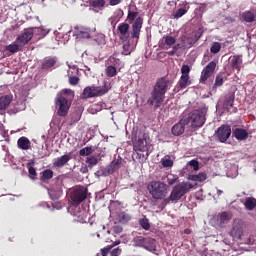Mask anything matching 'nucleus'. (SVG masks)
<instances>
[{"mask_svg": "<svg viewBox=\"0 0 256 256\" xmlns=\"http://www.w3.org/2000/svg\"><path fill=\"white\" fill-rule=\"evenodd\" d=\"M169 90V80L160 78L156 81L148 99V105H154V109H159L165 103V94Z\"/></svg>", "mask_w": 256, "mask_h": 256, "instance_id": "f257e3e1", "label": "nucleus"}, {"mask_svg": "<svg viewBox=\"0 0 256 256\" xmlns=\"http://www.w3.org/2000/svg\"><path fill=\"white\" fill-rule=\"evenodd\" d=\"M126 21L132 23L130 35L131 39H136L135 45H137L141 37V29H143V17L139 16V12L129 10Z\"/></svg>", "mask_w": 256, "mask_h": 256, "instance_id": "f03ea898", "label": "nucleus"}, {"mask_svg": "<svg viewBox=\"0 0 256 256\" xmlns=\"http://www.w3.org/2000/svg\"><path fill=\"white\" fill-rule=\"evenodd\" d=\"M191 189H193V185L187 182H180L173 187L170 196L165 199V203H169V201H172V203H177V201H180V199L187 195Z\"/></svg>", "mask_w": 256, "mask_h": 256, "instance_id": "7ed1b4c3", "label": "nucleus"}, {"mask_svg": "<svg viewBox=\"0 0 256 256\" xmlns=\"http://www.w3.org/2000/svg\"><path fill=\"white\" fill-rule=\"evenodd\" d=\"M111 86L107 85V82H104L103 86H87L83 90L82 97L83 99H91L93 97H103V95H107Z\"/></svg>", "mask_w": 256, "mask_h": 256, "instance_id": "20e7f679", "label": "nucleus"}, {"mask_svg": "<svg viewBox=\"0 0 256 256\" xmlns=\"http://www.w3.org/2000/svg\"><path fill=\"white\" fill-rule=\"evenodd\" d=\"M149 193L152 195L153 199H163V197H167V193H169V186L163 182L152 181L150 183Z\"/></svg>", "mask_w": 256, "mask_h": 256, "instance_id": "39448f33", "label": "nucleus"}, {"mask_svg": "<svg viewBox=\"0 0 256 256\" xmlns=\"http://www.w3.org/2000/svg\"><path fill=\"white\" fill-rule=\"evenodd\" d=\"M184 119H188V124L191 123V127L193 129H199L205 125V113L202 110H193L188 114V117H184Z\"/></svg>", "mask_w": 256, "mask_h": 256, "instance_id": "423d86ee", "label": "nucleus"}, {"mask_svg": "<svg viewBox=\"0 0 256 256\" xmlns=\"http://www.w3.org/2000/svg\"><path fill=\"white\" fill-rule=\"evenodd\" d=\"M150 149L151 142H149V135L143 131H140L138 134V140L134 142L133 150L145 153V151H149Z\"/></svg>", "mask_w": 256, "mask_h": 256, "instance_id": "0eeeda50", "label": "nucleus"}, {"mask_svg": "<svg viewBox=\"0 0 256 256\" xmlns=\"http://www.w3.org/2000/svg\"><path fill=\"white\" fill-rule=\"evenodd\" d=\"M89 190L84 186H76L70 193V199L74 205H81L85 199H87V193Z\"/></svg>", "mask_w": 256, "mask_h": 256, "instance_id": "6e6552de", "label": "nucleus"}, {"mask_svg": "<svg viewBox=\"0 0 256 256\" xmlns=\"http://www.w3.org/2000/svg\"><path fill=\"white\" fill-rule=\"evenodd\" d=\"M56 107H58L57 115H59V117H67L71 103H69V100L64 96H59L56 99Z\"/></svg>", "mask_w": 256, "mask_h": 256, "instance_id": "1a4fd4ad", "label": "nucleus"}, {"mask_svg": "<svg viewBox=\"0 0 256 256\" xmlns=\"http://www.w3.org/2000/svg\"><path fill=\"white\" fill-rule=\"evenodd\" d=\"M34 31L33 27L25 28L23 33L16 38L18 45H29L31 39H33Z\"/></svg>", "mask_w": 256, "mask_h": 256, "instance_id": "9d476101", "label": "nucleus"}, {"mask_svg": "<svg viewBox=\"0 0 256 256\" xmlns=\"http://www.w3.org/2000/svg\"><path fill=\"white\" fill-rule=\"evenodd\" d=\"M215 135L220 143H225V141L231 137V126L225 124L221 125Z\"/></svg>", "mask_w": 256, "mask_h": 256, "instance_id": "9b49d317", "label": "nucleus"}, {"mask_svg": "<svg viewBox=\"0 0 256 256\" xmlns=\"http://www.w3.org/2000/svg\"><path fill=\"white\" fill-rule=\"evenodd\" d=\"M215 69H217V62L211 61L207 64V66L202 70L200 76V83H205L213 73H215Z\"/></svg>", "mask_w": 256, "mask_h": 256, "instance_id": "f8f14e48", "label": "nucleus"}, {"mask_svg": "<svg viewBox=\"0 0 256 256\" xmlns=\"http://www.w3.org/2000/svg\"><path fill=\"white\" fill-rule=\"evenodd\" d=\"M189 125V119L183 117L182 119L179 120L178 123H176L172 129L171 133L174 135V137H179L185 133V126Z\"/></svg>", "mask_w": 256, "mask_h": 256, "instance_id": "ddd939ff", "label": "nucleus"}, {"mask_svg": "<svg viewBox=\"0 0 256 256\" xmlns=\"http://www.w3.org/2000/svg\"><path fill=\"white\" fill-rule=\"evenodd\" d=\"M78 39H93L95 37V28L81 27L76 31Z\"/></svg>", "mask_w": 256, "mask_h": 256, "instance_id": "4468645a", "label": "nucleus"}, {"mask_svg": "<svg viewBox=\"0 0 256 256\" xmlns=\"http://www.w3.org/2000/svg\"><path fill=\"white\" fill-rule=\"evenodd\" d=\"M120 167L121 160H113L108 166L104 168L102 175L104 177H109V175H113L115 171H119Z\"/></svg>", "mask_w": 256, "mask_h": 256, "instance_id": "2eb2a0df", "label": "nucleus"}, {"mask_svg": "<svg viewBox=\"0 0 256 256\" xmlns=\"http://www.w3.org/2000/svg\"><path fill=\"white\" fill-rule=\"evenodd\" d=\"M129 23L122 22L118 25V34L121 41H127L129 37H131V33H129Z\"/></svg>", "mask_w": 256, "mask_h": 256, "instance_id": "dca6fc26", "label": "nucleus"}, {"mask_svg": "<svg viewBox=\"0 0 256 256\" xmlns=\"http://www.w3.org/2000/svg\"><path fill=\"white\" fill-rule=\"evenodd\" d=\"M175 43H177V39H175V37L166 35L159 41V47L160 49H167V47H173Z\"/></svg>", "mask_w": 256, "mask_h": 256, "instance_id": "f3484780", "label": "nucleus"}, {"mask_svg": "<svg viewBox=\"0 0 256 256\" xmlns=\"http://www.w3.org/2000/svg\"><path fill=\"white\" fill-rule=\"evenodd\" d=\"M71 159H73V155L71 153L64 154L61 157L57 158L56 161L53 162V167H56V168L65 167V165H67V163L70 162Z\"/></svg>", "mask_w": 256, "mask_h": 256, "instance_id": "a211bd4d", "label": "nucleus"}, {"mask_svg": "<svg viewBox=\"0 0 256 256\" xmlns=\"http://www.w3.org/2000/svg\"><path fill=\"white\" fill-rule=\"evenodd\" d=\"M57 65V57H45L41 64V69L44 71H49V69H53Z\"/></svg>", "mask_w": 256, "mask_h": 256, "instance_id": "6ab92c4d", "label": "nucleus"}, {"mask_svg": "<svg viewBox=\"0 0 256 256\" xmlns=\"http://www.w3.org/2000/svg\"><path fill=\"white\" fill-rule=\"evenodd\" d=\"M232 135L233 137H235V139H237V141H245V139L249 137V133L247 132V130L242 128L234 129Z\"/></svg>", "mask_w": 256, "mask_h": 256, "instance_id": "aec40b11", "label": "nucleus"}, {"mask_svg": "<svg viewBox=\"0 0 256 256\" xmlns=\"http://www.w3.org/2000/svg\"><path fill=\"white\" fill-rule=\"evenodd\" d=\"M230 65L232 69L241 71V65H243V55H234L231 59Z\"/></svg>", "mask_w": 256, "mask_h": 256, "instance_id": "412c9836", "label": "nucleus"}, {"mask_svg": "<svg viewBox=\"0 0 256 256\" xmlns=\"http://www.w3.org/2000/svg\"><path fill=\"white\" fill-rule=\"evenodd\" d=\"M144 249L150 253H155L157 251V241L153 238H146Z\"/></svg>", "mask_w": 256, "mask_h": 256, "instance_id": "4be33fe9", "label": "nucleus"}, {"mask_svg": "<svg viewBox=\"0 0 256 256\" xmlns=\"http://www.w3.org/2000/svg\"><path fill=\"white\" fill-rule=\"evenodd\" d=\"M17 145L19 149H22V151L31 149V141L25 136H22L18 139Z\"/></svg>", "mask_w": 256, "mask_h": 256, "instance_id": "5701e85b", "label": "nucleus"}, {"mask_svg": "<svg viewBox=\"0 0 256 256\" xmlns=\"http://www.w3.org/2000/svg\"><path fill=\"white\" fill-rule=\"evenodd\" d=\"M123 52L122 55H131V52L135 49V46L131 43V39L122 40Z\"/></svg>", "mask_w": 256, "mask_h": 256, "instance_id": "b1692460", "label": "nucleus"}, {"mask_svg": "<svg viewBox=\"0 0 256 256\" xmlns=\"http://www.w3.org/2000/svg\"><path fill=\"white\" fill-rule=\"evenodd\" d=\"M12 98L9 95L1 96L0 97V113L1 111H6L11 105Z\"/></svg>", "mask_w": 256, "mask_h": 256, "instance_id": "393cba45", "label": "nucleus"}, {"mask_svg": "<svg viewBox=\"0 0 256 256\" xmlns=\"http://www.w3.org/2000/svg\"><path fill=\"white\" fill-rule=\"evenodd\" d=\"M191 84V78L189 75H181L180 80L178 82V85L180 89H187L189 85Z\"/></svg>", "mask_w": 256, "mask_h": 256, "instance_id": "a878e982", "label": "nucleus"}, {"mask_svg": "<svg viewBox=\"0 0 256 256\" xmlns=\"http://www.w3.org/2000/svg\"><path fill=\"white\" fill-rule=\"evenodd\" d=\"M54 172L51 169H46L40 173V179L44 183H47V181L53 179Z\"/></svg>", "mask_w": 256, "mask_h": 256, "instance_id": "bb28decb", "label": "nucleus"}, {"mask_svg": "<svg viewBox=\"0 0 256 256\" xmlns=\"http://www.w3.org/2000/svg\"><path fill=\"white\" fill-rule=\"evenodd\" d=\"M188 179L190 181H197L198 183H203L207 179V174L205 172H201L199 174L189 175Z\"/></svg>", "mask_w": 256, "mask_h": 256, "instance_id": "cd10ccee", "label": "nucleus"}, {"mask_svg": "<svg viewBox=\"0 0 256 256\" xmlns=\"http://www.w3.org/2000/svg\"><path fill=\"white\" fill-rule=\"evenodd\" d=\"M244 206L247 209V211H253V209H255L256 207V199L253 197L246 198Z\"/></svg>", "mask_w": 256, "mask_h": 256, "instance_id": "c85d7f7f", "label": "nucleus"}, {"mask_svg": "<svg viewBox=\"0 0 256 256\" xmlns=\"http://www.w3.org/2000/svg\"><path fill=\"white\" fill-rule=\"evenodd\" d=\"M134 155H136V159H138V161H147V159H149V155H151V152L134 151Z\"/></svg>", "mask_w": 256, "mask_h": 256, "instance_id": "c756f323", "label": "nucleus"}, {"mask_svg": "<svg viewBox=\"0 0 256 256\" xmlns=\"http://www.w3.org/2000/svg\"><path fill=\"white\" fill-rule=\"evenodd\" d=\"M89 3L91 7H94V9H104L106 2L105 0H89Z\"/></svg>", "mask_w": 256, "mask_h": 256, "instance_id": "7c9ffc66", "label": "nucleus"}, {"mask_svg": "<svg viewBox=\"0 0 256 256\" xmlns=\"http://www.w3.org/2000/svg\"><path fill=\"white\" fill-rule=\"evenodd\" d=\"M234 103H235V94H229L228 96L225 97L224 107H226V109H229V107H233Z\"/></svg>", "mask_w": 256, "mask_h": 256, "instance_id": "2f4dec72", "label": "nucleus"}, {"mask_svg": "<svg viewBox=\"0 0 256 256\" xmlns=\"http://www.w3.org/2000/svg\"><path fill=\"white\" fill-rule=\"evenodd\" d=\"M242 19L246 21V23H253V21H255V14L251 11H245L242 13Z\"/></svg>", "mask_w": 256, "mask_h": 256, "instance_id": "473e14b6", "label": "nucleus"}, {"mask_svg": "<svg viewBox=\"0 0 256 256\" xmlns=\"http://www.w3.org/2000/svg\"><path fill=\"white\" fill-rule=\"evenodd\" d=\"M34 31V35H38L39 39H43V37H45L49 31L43 27H35L33 28Z\"/></svg>", "mask_w": 256, "mask_h": 256, "instance_id": "72a5a7b5", "label": "nucleus"}, {"mask_svg": "<svg viewBox=\"0 0 256 256\" xmlns=\"http://www.w3.org/2000/svg\"><path fill=\"white\" fill-rule=\"evenodd\" d=\"M147 238L143 236H137L133 239L134 247H142L144 249L145 247V241Z\"/></svg>", "mask_w": 256, "mask_h": 256, "instance_id": "f704fd0d", "label": "nucleus"}, {"mask_svg": "<svg viewBox=\"0 0 256 256\" xmlns=\"http://www.w3.org/2000/svg\"><path fill=\"white\" fill-rule=\"evenodd\" d=\"M105 75L106 77H115L117 75V68L113 65H109L106 69H105Z\"/></svg>", "mask_w": 256, "mask_h": 256, "instance_id": "c9c22d12", "label": "nucleus"}, {"mask_svg": "<svg viewBox=\"0 0 256 256\" xmlns=\"http://www.w3.org/2000/svg\"><path fill=\"white\" fill-rule=\"evenodd\" d=\"M86 163L89 169H93V167L99 163V159L95 156H89L86 158Z\"/></svg>", "mask_w": 256, "mask_h": 256, "instance_id": "e433bc0d", "label": "nucleus"}, {"mask_svg": "<svg viewBox=\"0 0 256 256\" xmlns=\"http://www.w3.org/2000/svg\"><path fill=\"white\" fill-rule=\"evenodd\" d=\"M70 121L71 123H78V121H81V111L75 110L70 114Z\"/></svg>", "mask_w": 256, "mask_h": 256, "instance_id": "4c0bfd02", "label": "nucleus"}, {"mask_svg": "<svg viewBox=\"0 0 256 256\" xmlns=\"http://www.w3.org/2000/svg\"><path fill=\"white\" fill-rule=\"evenodd\" d=\"M92 154H93V147H89V146L82 148L79 151L80 157H89V155H92Z\"/></svg>", "mask_w": 256, "mask_h": 256, "instance_id": "58836bf2", "label": "nucleus"}, {"mask_svg": "<svg viewBox=\"0 0 256 256\" xmlns=\"http://www.w3.org/2000/svg\"><path fill=\"white\" fill-rule=\"evenodd\" d=\"M139 225L144 229L145 231H149L151 229V224H149V219L147 217H144L139 220Z\"/></svg>", "mask_w": 256, "mask_h": 256, "instance_id": "ea45409f", "label": "nucleus"}, {"mask_svg": "<svg viewBox=\"0 0 256 256\" xmlns=\"http://www.w3.org/2000/svg\"><path fill=\"white\" fill-rule=\"evenodd\" d=\"M221 51V43L219 42H213L211 47H210V53L213 55H217Z\"/></svg>", "mask_w": 256, "mask_h": 256, "instance_id": "a19ab883", "label": "nucleus"}, {"mask_svg": "<svg viewBox=\"0 0 256 256\" xmlns=\"http://www.w3.org/2000/svg\"><path fill=\"white\" fill-rule=\"evenodd\" d=\"M187 13V6H184V8H179L174 14L173 17L174 19H181L183 15Z\"/></svg>", "mask_w": 256, "mask_h": 256, "instance_id": "79ce46f5", "label": "nucleus"}, {"mask_svg": "<svg viewBox=\"0 0 256 256\" xmlns=\"http://www.w3.org/2000/svg\"><path fill=\"white\" fill-rule=\"evenodd\" d=\"M119 219H120V223H129V221H131V215L125 212H121L119 214Z\"/></svg>", "mask_w": 256, "mask_h": 256, "instance_id": "37998d69", "label": "nucleus"}, {"mask_svg": "<svg viewBox=\"0 0 256 256\" xmlns=\"http://www.w3.org/2000/svg\"><path fill=\"white\" fill-rule=\"evenodd\" d=\"M224 83L223 74H218L215 78L214 87H221Z\"/></svg>", "mask_w": 256, "mask_h": 256, "instance_id": "c03bdc74", "label": "nucleus"}, {"mask_svg": "<svg viewBox=\"0 0 256 256\" xmlns=\"http://www.w3.org/2000/svg\"><path fill=\"white\" fill-rule=\"evenodd\" d=\"M94 41L97 45H105V35L99 34L94 38Z\"/></svg>", "mask_w": 256, "mask_h": 256, "instance_id": "a18cd8bd", "label": "nucleus"}, {"mask_svg": "<svg viewBox=\"0 0 256 256\" xmlns=\"http://www.w3.org/2000/svg\"><path fill=\"white\" fill-rule=\"evenodd\" d=\"M161 163L163 167H173V160L169 158H162Z\"/></svg>", "mask_w": 256, "mask_h": 256, "instance_id": "49530a36", "label": "nucleus"}, {"mask_svg": "<svg viewBox=\"0 0 256 256\" xmlns=\"http://www.w3.org/2000/svg\"><path fill=\"white\" fill-rule=\"evenodd\" d=\"M7 51H9V53H17L19 51V45L17 44H10L7 46Z\"/></svg>", "mask_w": 256, "mask_h": 256, "instance_id": "de8ad7c7", "label": "nucleus"}, {"mask_svg": "<svg viewBox=\"0 0 256 256\" xmlns=\"http://www.w3.org/2000/svg\"><path fill=\"white\" fill-rule=\"evenodd\" d=\"M188 165L192 167L194 171H199V161L193 159L188 163Z\"/></svg>", "mask_w": 256, "mask_h": 256, "instance_id": "09e8293b", "label": "nucleus"}, {"mask_svg": "<svg viewBox=\"0 0 256 256\" xmlns=\"http://www.w3.org/2000/svg\"><path fill=\"white\" fill-rule=\"evenodd\" d=\"M28 173L30 179H35V177H37V170H35V168L32 166L28 167Z\"/></svg>", "mask_w": 256, "mask_h": 256, "instance_id": "8fccbe9b", "label": "nucleus"}, {"mask_svg": "<svg viewBox=\"0 0 256 256\" xmlns=\"http://www.w3.org/2000/svg\"><path fill=\"white\" fill-rule=\"evenodd\" d=\"M229 213L228 212H222L220 214V221L221 223H226V221H229Z\"/></svg>", "mask_w": 256, "mask_h": 256, "instance_id": "3c124183", "label": "nucleus"}, {"mask_svg": "<svg viewBox=\"0 0 256 256\" xmlns=\"http://www.w3.org/2000/svg\"><path fill=\"white\" fill-rule=\"evenodd\" d=\"M111 249H113V246L108 245L106 248L101 249L102 256H107L109 253H111Z\"/></svg>", "mask_w": 256, "mask_h": 256, "instance_id": "603ef678", "label": "nucleus"}, {"mask_svg": "<svg viewBox=\"0 0 256 256\" xmlns=\"http://www.w3.org/2000/svg\"><path fill=\"white\" fill-rule=\"evenodd\" d=\"M111 256H120L121 255V248L117 247L110 250Z\"/></svg>", "mask_w": 256, "mask_h": 256, "instance_id": "864d4df0", "label": "nucleus"}, {"mask_svg": "<svg viewBox=\"0 0 256 256\" xmlns=\"http://www.w3.org/2000/svg\"><path fill=\"white\" fill-rule=\"evenodd\" d=\"M70 85H77L79 83V77L77 76H70L69 77Z\"/></svg>", "mask_w": 256, "mask_h": 256, "instance_id": "5fc2aeb1", "label": "nucleus"}, {"mask_svg": "<svg viewBox=\"0 0 256 256\" xmlns=\"http://www.w3.org/2000/svg\"><path fill=\"white\" fill-rule=\"evenodd\" d=\"M191 71V68H189V65H183L181 68L182 75H189Z\"/></svg>", "mask_w": 256, "mask_h": 256, "instance_id": "6e6d98bb", "label": "nucleus"}, {"mask_svg": "<svg viewBox=\"0 0 256 256\" xmlns=\"http://www.w3.org/2000/svg\"><path fill=\"white\" fill-rule=\"evenodd\" d=\"M175 183H179V177L168 178V185H175Z\"/></svg>", "mask_w": 256, "mask_h": 256, "instance_id": "4d7b16f0", "label": "nucleus"}, {"mask_svg": "<svg viewBox=\"0 0 256 256\" xmlns=\"http://www.w3.org/2000/svg\"><path fill=\"white\" fill-rule=\"evenodd\" d=\"M121 1H123V0H109V3L111 5V7H115V5H119V3H121Z\"/></svg>", "mask_w": 256, "mask_h": 256, "instance_id": "13d9d810", "label": "nucleus"}, {"mask_svg": "<svg viewBox=\"0 0 256 256\" xmlns=\"http://www.w3.org/2000/svg\"><path fill=\"white\" fill-rule=\"evenodd\" d=\"M177 53V48H172V50L167 52V55H169V57H173L174 55H176Z\"/></svg>", "mask_w": 256, "mask_h": 256, "instance_id": "bf43d9fd", "label": "nucleus"}, {"mask_svg": "<svg viewBox=\"0 0 256 256\" xmlns=\"http://www.w3.org/2000/svg\"><path fill=\"white\" fill-rule=\"evenodd\" d=\"M115 233H121L123 231V228L121 226L114 227Z\"/></svg>", "mask_w": 256, "mask_h": 256, "instance_id": "052dcab7", "label": "nucleus"}, {"mask_svg": "<svg viewBox=\"0 0 256 256\" xmlns=\"http://www.w3.org/2000/svg\"><path fill=\"white\" fill-rule=\"evenodd\" d=\"M121 244V241H115L113 244H111V245H109L110 247H112V249H113V247H117V245H120Z\"/></svg>", "mask_w": 256, "mask_h": 256, "instance_id": "680f3d73", "label": "nucleus"}, {"mask_svg": "<svg viewBox=\"0 0 256 256\" xmlns=\"http://www.w3.org/2000/svg\"><path fill=\"white\" fill-rule=\"evenodd\" d=\"M81 173H89V169L87 167L81 168L80 169Z\"/></svg>", "mask_w": 256, "mask_h": 256, "instance_id": "e2e57ef3", "label": "nucleus"}, {"mask_svg": "<svg viewBox=\"0 0 256 256\" xmlns=\"http://www.w3.org/2000/svg\"><path fill=\"white\" fill-rule=\"evenodd\" d=\"M172 49H176V52L179 51V49H181V44L174 45Z\"/></svg>", "mask_w": 256, "mask_h": 256, "instance_id": "0e129e2a", "label": "nucleus"}, {"mask_svg": "<svg viewBox=\"0 0 256 256\" xmlns=\"http://www.w3.org/2000/svg\"><path fill=\"white\" fill-rule=\"evenodd\" d=\"M63 92H64L66 95H69V93H71V89H64Z\"/></svg>", "mask_w": 256, "mask_h": 256, "instance_id": "69168bd1", "label": "nucleus"}, {"mask_svg": "<svg viewBox=\"0 0 256 256\" xmlns=\"http://www.w3.org/2000/svg\"><path fill=\"white\" fill-rule=\"evenodd\" d=\"M217 195H218V197L221 196V195H223V191L220 190V189H218V190H217Z\"/></svg>", "mask_w": 256, "mask_h": 256, "instance_id": "338daca9", "label": "nucleus"}, {"mask_svg": "<svg viewBox=\"0 0 256 256\" xmlns=\"http://www.w3.org/2000/svg\"><path fill=\"white\" fill-rule=\"evenodd\" d=\"M187 39V36H182L181 37V41H182V43H185V40Z\"/></svg>", "mask_w": 256, "mask_h": 256, "instance_id": "774afa93", "label": "nucleus"}]
</instances>
